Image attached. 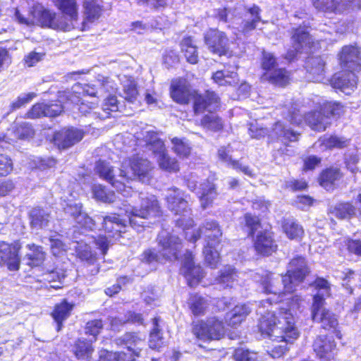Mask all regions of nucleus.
I'll return each instance as SVG.
<instances>
[{"instance_id": "nucleus-1", "label": "nucleus", "mask_w": 361, "mask_h": 361, "mask_svg": "<svg viewBox=\"0 0 361 361\" xmlns=\"http://www.w3.org/2000/svg\"><path fill=\"white\" fill-rule=\"evenodd\" d=\"M303 300L300 296L294 295L290 302L289 309L280 307L278 312H267L260 317L258 328L262 335L274 340L292 343L299 335L295 326L293 312L299 310Z\"/></svg>"}, {"instance_id": "nucleus-2", "label": "nucleus", "mask_w": 361, "mask_h": 361, "mask_svg": "<svg viewBox=\"0 0 361 361\" xmlns=\"http://www.w3.org/2000/svg\"><path fill=\"white\" fill-rule=\"evenodd\" d=\"M140 204L125 209L130 226L141 231L146 227L147 220L161 215V209L156 197L153 195L140 194Z\"/></svg>"}, {"instance_id": "nucleus-3", "label": "nucleus", "mask_w": 361, "mask_h": 361, "mask_svg": "<svg viewBox=\"0 0 361 361\" xmlns=\"http://www.w3.org/2000/svg\"><path fill=\"white\" fill-rule=\"evenodd\" d=\"M244 220L249 235H253L257 232L254 240L256 251L264 255H269L275 252L277 245L270 233L260 231L262 226L259 218L247 213L245 214Z\"/></svg>"}, {"instance_id": "nucleus-4", "label": "nucleus", "mask_w": 361, "mask_h": 361, "mask_svg": "<svg viewBox=\"0 0 361 361\" xmlns=\"http://www.w3.org/2000/svg\"><path fill=\"white\" fill-rule=\"evenodd\" d=\"M286 269V274L283 275L285 288L288 293H293L310 274V268L303 257L296 256L290 259Z\"/></svg>"}, {"instance_id": "nucleus-5", "label": "nucleus", "mask_w": 361, "mask_h": 361, "mask_svg": "<svg viewBox=\"0 0 361 361\" xmlns=\"http://www.w3.org/2000/svg\"><path fill=\"white\" fill-rule=\"evenodd\" d=\"M151 169V163L147 159L135 157L123 161L119 170V177L124 180L125 183L136 178L145 182L149 180L148 176Z\"/></svg>"}, {"instance_id": "nucleus-6", "label": "nucleus", "mask_w": 361, "mask_h": 361, "mask_svg": "<svg viewBox=\"0 0 361 361\" xmlns=\"http://www.w3.org/2000/svg\"><path fill=\"white\" fill-rule=\"evenodd\" d=\"M100 219V217H98ZM102 228L109 234V236H99L95 240V244L102 253L105 255L109 249L110 240L109 238L120 237L121 233L126 227L127 221L121 219L120 214H111L106 216H102Z\"/></svg>"}, {"instance_id": "nucleus-7", "label": "nucleus", "mask_w": 361, "mask_h": 361, "mask_svg": "<svg viewBox=\"0 0 361 361\" xmlns=\"http://www.w3.org/2000/svg\"><path fill=\"white\" fill-rule=\"evenodd\" d=\"M197 338L204 341L219 340L225 334L224 323L216 317L201 320L192 329Z\"/></svg>"}, {"instance_id": "nucleus-8", "label": "nucleus", "mask_w": 361, "mask_h": 361, "mask_svg": "<svg viewBox=\"0 0 361 361\" xmlns=\"http://www.w3.org/2000/svg\"><path fill=\"white\" fill-rule=\"evenodd\" d=\"M157 240L158 252L163 259L173 262L178 259L182 243L178 236L163 231L158 235Z\"/></svg>"}, {"instance_id": "nucleus-9", "label": "nucleus", "mask_w": 361, "mask_h": 361, "mask_svg": "<svg viewBox=\"0 0 361 361\" xmlns=\"http://www.w3.org/2000/svg\"><path fill=\"white\" fill-rule=\"evenodd\" d=\"M204 42L208 50L219 56L230 51V40L227 35L218 29L210 28L204 34Z\"/></svg>"}, {"instance_id": "nucleus-10", "label": "nucleus", "mask_w": 361, "mask_h": 361, "mask_svg": "<svg viewBox=\"0 0 361 361\" xmlns=\"http://www.w3.org/2000/svg\"><path fill=\"white\" fill-rule=\"evenodd\" d=\"M324 299L322 296H314L312 305V319L322 324L325 329H335L338 325L336 315L328 310L324 308Z\"/></svg>"}, {"instance_id": "nucleus-11", "label": "nucleus", "mask_w": 361, "mask_h": 361, "mask_svg": "<svg viewBox=\"0 0 361 361\" xmlns=\"http://www.w3.org/2000/svg\"><path fill=\"white\" fill-rule=\"evenodd\" d=\"M20 248L21 245L18 242L11 244L0 242V263L6 264L11 271L18 270L20 267V258L18 252Z\"/></svg>"}, {"instance_id": "nucleus-12", "label": "nucleus", "mask_w": 361, "mask_h": 361, "mask_svg": "<svg viewBox=\"0 0 361 361\" xmlns=\"http://www.w3.org/2000/svg\"><path fill=\"white\" fill-rule=\"evenodd\" d=\"M341 64L351 71H361V51L355 46L348 45L339 54Z\"/></svg>"}, {"instance_id": "nucleus-13", "label": "nucleus", "mask_w": 361, "mask_h": 361, "mask_svg": "<svg viewBox=\"0 0 361 361\" xmlns=\"http://www.w3.org/2000/svg\"><path fill=\"white\" fill-rule=\"evenodd\" d=\"M94 171L102 179L109 183L118 191H125L124 180H122L119 175L116 176L114 167L109 162L99 160L95 164Z\"/></svg>"}, {"instance_id": "nucleus-14", "label": "nucleus", "mask_w": 361, "mask_h": 361, "mask_svg": "<svg viewBox=\"0 0 361 361\" xmlns=\"http://www.w3.org/2000/svg\"><path fill=\"white\" fill-rule=\"evenodd\" d=\"M313 349L320 361H329L337 353L334 341L327 336H318L314 343Z\"/></svg>"}, {"instance_id": "nucleus-15", "label": "nucleus", "mask_w": 361, "mask_h": 361, "mask_svg": "<svg viewBox=\"0 0 361 361\" xmlns=\"http://www.w3.org/2000/svg\"><path fill=\"white\" fill-rule=\"evenodd\" d=\"M170 90L173 100L180 104H188L195 93L187 80L182 78L173 80Z\"/></svg>"}, {"instance_id": "nucleus-16", "label": "nucleus", "mask_w": 361, "mask_h": 361, "mask_svg": "<svg viewBox=\"0 0 361 361\" xmlns=\"http://www.w3.org/2000/svg\"><path fill=\"white\" fill-rule=\"evenodd\" d=\"M84 136V132L80 129L65 128L54 135L55 144L59 149H67L79 142Z\"/></svg>"}, {"instance_id": "nucleus-17", "label": "nucleus", "mask_w": 361, "mask_h": 361, "mask_svg": "<svg viewBox=\"0 0 361 361\" xmlns=\"http://www.w3.org/2000/svg\"><path fill=\"white\" fill-rule=\"evenodd\" d=\"M263 291L266 293L281 295L283 293H288L285 288L283 275L276 276L271 272L264 273L260 279Z\"/></svg>"}, {"instance_id": "nucleus-18", "label": "nucleus", "mask_w": 361, "mask_h": 361, "mask_svg": "<svg viewBox=\"0 0 361 361\" xmlns=\"http://www.w3.org/2000/svg\"><path fill=\"white\" fill-rule=\"evenodd\" d=\"M357 84V76L353 71L345 70L334 74L331 80L334 88L349 94Z\"/></svg>"}, {"instance_id": "nucleus-19", "label": "nucleus", "mask_w": 361, "mask_h": 361, "mask_svg": "<svg viewBox=\"0 0 361 361\" xmlns=\"http://www.w3.org/2000/svg\"><path fill=\"white\" fill-rule=\"evenodd\" d=\"M168 207L175 214L185 213L187 210H191L188 202L184 197V193L178 188H173L167 190L165 195Z\"/></svg>"}, {"instance_id": "nucleus-20", "label": "nucleus", "mask_w": 361, "mask_h": 361, "mask_svg": "<svg viewBox=\"0 0 361 361\" xmlns=\"http://www.w3.org/2000/svg\"><path fill=\"white\" fill-rule=\"evenodd\" d=\"M115 343L118 345H125L135 357L141 356V353L145 346V338H141L135 333H126L115 339Z\"/></svg>"}, {"instance_id": "nucleus-21", "label": "nucleus", "mask_w": 361, "mask_h": 361, "mask_svg": "<svg viewBox=\"0 0 361 361\" xmlns=\"http://www.w3.org/2000/svg\"><path fill=\"white\" fill-rule=\"evenodd\" d=\"M183 271L188 281V285L191 287L197 285L203 277L202 268L195 264L192 260V253L190 252H187L185 254Z\"/></svg>"}, {"instance_id": "nucleus-22", "label": "nucleus", "mask_w": 361, "mask_h": 361, "mask_svg": "<svg viewBox=\"0 0 361 361\" xmlns=\"http://www.w3.org/2000/svg\"><path fill=\"white\" fill-rule=\"evenodd\" d=\"M192 99L194 101L193 109L196 114H202L206 109L209 111L214 109L219 100V97L214 92L209 91H207L204 95L194 93Z\"/></svg>"}, {"instance_id": "nucleus-23", "label": "nucleus", "mask_w": 361, "mask_h": 361, "mask_svg": "<svg viewBox=\"0 0 361 361\" xmlns=\"http://www.w3.org/2000/svg\"><path fill=\"white\" fill-rule=\"evenodd\" d=\"M201 235H204L208 240V242L219 243L222 236V232L219 224L216 221L206 220L199 228L197 234H194L190 240L195 242Z\"/></svg>"}, {"instance_id": "nucleus-24", "label": "nucleus", "mask_w": 361, "mask_h": 361, "mask_svg": "<svg viewBox=\"0 0 361 361\" xmlns=\"http://www.w3.org/2000/svg\"><path fill=\"white\" fill-rule=\"evenodd\" d=\"M325 62L321 56L308 57L305 61V68L310 78L316 82L324 79Z\"/></svg>"}, {"instance_id": "nucleus-25", "label": "nucleus", "mask_w": 361, "mask_h": 361, "mask_svg": "<svg viewBox=\"0 0 361 361\" xmlns=\"http://www.w3.org/2000/svg\"><path fill=\"white\" fill-rule=\"evenodd\" d=\"M260 12L261 9L255 5L247 8V14L245 16V18L242 23L240 31L244 35H247L250 32L254 30L256 28L257 23L262 20Z\"/></svg>"}, {"instance_id": "nucleus-26", "label": "nucleus", "mask_w": 361, "mask_h": 361, "mask_svg": "<svg viewBox=\"0 0 361 361\" xmlns=\"http://www.w3.org/2000/svg\"><path fill=\"white\" fill-rule=\"evenodd\" d=\"M342 178L340 169L329 168L323 171L319 177V183L326 190H334Z\"/></svg>"}, {"instance_id": "nucleus-27", "label": "nucleus", "mask_w": 361, "mask_h": 361, "mask_svg": "<svg viewBox=\"0 0 361 361\" xmlns=\"http://www.w3.org/2000/svg\"><path fill=\"white\" fill-rule=\"evenodd\" d=\"M230 152L231 150L229 147H221L218 150V157L221 161L226 163L233 169L235 170H240L245 175H247L250 177L253 176L252 171L249 168V166H243L239 162V161L233 159L230 155Z\"/></svg>"}, {"instance_id": "nucleus-28", "label": "nucleus", "mask_w": 361, "mask_h": 361, "mask_svg": "<svg viewBox=\"0 0 361 361\" xmlns=\"http://www.w3.org/2000/svg\"><path fill=\"white\" fill-rule=\"evenodd\" d=\"M262 82H269V83L285 86L289 80L287 71L284 68H274L271 71L264 72L261 78Z\"/></svg>"}, {"instance_id": "nucleus-29", "label": "nucleus", "mask_w": 361, "mask_h": 361, "mask_svg": "<svg viewBox=\"0 0 361 361\" xmlns=\"http://www.w3.org/2000/svg\"><path fill=\"white\" fill-rule=\"evenodd\" d=\"M304 118L312 130L317 131L325 130L331 124V122L328 121V116H323L321 111L309 112Z\"/></svg>"}, {"instance_id": "nucleus-30", "label": "nucleus", "mask_w": 361, "mask_h": 361, "mask_svg": "<svg viewBox=\"0 0 361 361\" xmlns=\"http://www.w3.org/2000/svg\"><path fill=\"white\" fill-rule=\"evenodd\" d=\"M73 306V304L68 303L66 300H63L61 303L56 305L51 314L56 322L58 331L61 329L63 322L70 316Z\"/></svg>"}, {"instance_id": "nucleus-31", "label": "nucleus", "mask_w": 361, "mask_h": 361, "mask_svg": "<svg viewBox=\"0 0 361 361\" xmlns=\"http://www.w3.org/2000/svg\"><path fill=\"white\" fill-rule=\"evenodd\" d=\"M250 313V309L245 304L238 305L226 314V322L232 327L239 325Z\"/></svg>"}, {"instance_id": "nucleus-32", "label": "nucleus", "mask_w": 361, "mask_h": 361, "mask_svg": "<svg viewBox=\"0 0 361 361\" xmlns=\"http://www.w3.org/2000/svg\"><path fill=\"white\" fill-rule=\"evenodd\" d=\"M181 51L191 64L198 62L197 47L191 37H184L180 42Z\"/></svg>"}, {"instance_id": "nucleus-33", "label": "nucleus", "mask_w": 361, "mask_h": 361, "mask_svg": "<svg viewBox=\"0 0 361 361\" xmlns=\"http://www.w3.org/2000/svg\"><path fill=\"white\" fill-rule=\"evenodd\" d=\"M201 190L200 201L202 207L206 209L212 204L218 194L215 185L209 180L201 184Z\"/></svg>"}, {"instance_id": "nucleus-34", "label": "nucleus", "mask_w": 361, "mask_h": 361, "mask_svg": "<svg viewBox=\"0 0 361 361\" xmlns=\"http://www.w3.org/2000/svg\"><path fill=\"white\" fill-rule=\"evenodd\" d=\"M159 322V317H154L152 320V329L149 336V346L152 349H159L164 344L163 333Z\"/></svg>"}, {"instance_id": "nucleus-35", "label": "nucleus", "mask_w": 361, "mask_h": 361, "mask_svg": "<svg viewBox=\"0 0 361 361\" xmlns=\"http://www.w3.org/2000/svg\"><path fill=\"white\" fill-rule=\"evenodd\" d=\"M147 147L156 157L157 159L166 152L165 145L154 132H147L145 137Z\"/></svg>"}, {"instance_id": "nucleus-36", "label": "nucleus", "mask_w": 361, "mask_h": 361, "mask_svg": "<svg viewBox=\"0 0 361 361\" xmlns=\"http://www.w3.org/2000/svg\"><path fill=\"white\" fill-rule=\"evenodd\" d=\"M34 16L35 24L42 26L52 28V24L54 23L56 14L51 11L43 9L42 8H36L32 11Z\"/></svg>"}, {"instance_id": "nucleus-37", "label": "nucleus", "mask_w": 361, "mask_h": 361, "mask_svg": "<svg viewBox=\"0 0 361 361\" xmlns=\"http://www.w3.org/2000/svg\"><path fill=\"white\" fill-rule=\"evenodd\" d=\"M30 224L35 229L43 228L48 226L49 222V214L40 208L33 209L30 214Z\"/></svg>"}, {"instance_id": "nucleus-38", "label": "nucleus", "mask_w": 361, "mask_h": 361, "mask_svg": "<svg viewBox=\"0 0 361 361\" xmlns=\"http://www.w3.org/2000/svg\"><path fill=\"white\" fill-rule=\"evenodd\" d=\"M27 247L30 248V252L25 255L24 260L27 261L26 263L29 266H40L45 259V252L42 247L34 244L32 245H27Z\"/></svg>"}, {"instance_id": "nucleus-39", "label": "nucleus", "mask_w": 361, "mask_h": 361, "mask_svg": "<svg viewBox=\"0 0 361 361\" xmlns=\"http://www.w3.org/2000/svg\"><path fill=\"white\" fill-rule=\"evenodd\" d=\"M238 275L235 269L230 266L224 267L221 271L220 275L216 278V281L226 287H233L238 283Z\"/></svg>"}, {"instance_id": "nucleus-40", "label": "nucleus", "mask_w": 361, "mask_h": 361, "mask_svg": "<svg viewBox=\"0 0 361 361\" xmlns=\"http://www.w3.org/2000/svg\"><path fill=\"white\" fill-rule=\"evenodd\" d=\"M273 133L283 141L295 142L300 134L286 128L282 123L276 122L272 128Z\"/></svg>"}, {"instance_id": "nucleus-41", "label": "nucleus", "mask_w": 361, "mask_h": 361, "mask_svg": "<svg viewBox=\"0 0 361 361\" xmlns=\"http://www.w3.org/2000/svg\"><path fill=\"white\" fill-rule=\"evenodd\" d=\"M188 305L192 314L198 316L205 313L209 303L204 297L195 294L190 297Z\"/></svg>"}, {"instance_id": "nucleus-42", "label": "nucleus", "mask_w": 361, "mask_h": 361, "mask_svg": "<svg viewBox=\"0 0 361 361\" xmlns=\"http://www.w3.org/2000/svg\"><path fill=\"white\" fill-rule=\"evenodd\" d=\"M78 25V19H73L71 16L66 14L56 16L54 23L52 24V29L63 31H70L75 29Z\"/></svg>"}, {"instance_id": "nucleus-43", "label": "nucleus", "mask_w": 361, "mask_h": 361, "mask_svg": "<svg viewBox=\"0 0 361 361\" xmlns=\"http://www.w3.org/2000/svg\"><path fill=\"white\" fill-rule=\"evenodd\" d=\"M55 5L63 14L78 19V6L75 0H54Z\"/></svg>"}, {"instance_id": "nucleus-44", "label": "nucleus", "mask_w": 361, "mask_h": 361, "mask_svg": "<svg viewBox=\"0 0 361 361\" xmlns=\"http://www.w3.org/2000/svg\"><path fill=\"white\" fill-rule=\"evenodd\" d=\"M283 229L290 239H299L304 233L302 226L293 219H285L283 224Z\"/></svg>"}, {"instance_id": "nucleus-45", "label": "nucleus", "mask_w": 361, "mask_h": 361, "mask_svg": "<svg viewBox=\"0 0 361 361\" xmlns=\"http://www.w3.org/2000/svg\"><path fill=\"white\" fill-rule=\"evenodd\" d=\"M173 151L180 157L186 158L191 153V147L185 139L173 137L171 139Z\"/></svg>"}, {"instance_id": "nucleus-46", "label": "nucleus", "mask_w": 361, "mask_h": 361, "mask_svg": "<svg viewBox=\"0 0 361 361\" xmlns=\"http://www.w3.org/2000/svg\"><path fill=\"white\" fill-rule=\"evenodd\" d=\"M293 44L295 45V49H303L311 42L312 39L307 32L302 29H297L292 37Z\"/></svg>"}, {"instance_id": "nucleus-47", "label": "nucleus", "mask_w": 361, "mask_h": 361, "mask_svg": "<svg viewBox=\"0 0 361 361\" xmlns=\"http://www.w3.org/2000/svg\"><path fill=\"white\" fill-rule=\"evenodd\" d=\"M219 243L208 242L207 246L204 247L203 253L206 263L211 267L215 268L219 262V254L214 248L216 244Z\"/></svg>"}, {"instance_id": "nucleus-48", "label": "nucleus", "mask_w": 361, "mask_h": 361, "mask_svg": "<svg viewBox=\"0 0 361 361\" xmlns=\"http://www.w3.org/2000/svg\"><path fill=\"white\" fill-rule=\"evenodd\" d=\"M92 192L95 199L103 202L111 203L116 200L115 193L107 192L105 187L102 185H94L92 187Z\"/></svg>"}, {"instance_id": "nucleus-49", "label": "nucleus", "mask_w": 361, "mask_h": 361, "mask_svg": "<svg viewBox=\"0 0 361 361\" xmlns=\"http://www.w3.org/2000/svg\"><path fill=\"white\" fill-rule=\"evenodd\" d=\"M201 123L204 128L214 131H218L223 128L221 119L211 111L202 118Z\"/></svg>"}, {"instance_id": "nucleus-50", "label": "nucleus", "mask_w": 361, "mask_h": 361, "mask_svg": "<svg viewBox=\"0 0 361 361\" xmlns=\"http://www.w3.org/2000/svg\"><path fill=\"white\" fill-rule=\"evenodd\" d=\"M75 355L78 359L89 360L93 348L90 341L78 340L75 345Z\"/></svg>"}, {"instance_id": "nucleus-51", "label": "nucleus", "mask_w": 361, "mask_h": 361, "mask_svg": "<svg viewBox=\"0 0 361 361\" xmlns=\"http://www.w3.org/2000/svg\"><path fill=\"white\" fill-rule=\"evenodd\" d=\"M121 111L118 106V100L116 96H109L103 104L102 113H98L101 119L108 118L111 112Z\"/></svg>"}, {"instance_id": "nucleus-52", "label": "nucleus", "mask_w": 361, "mask_h": 361, "mask_svg": "<svg viewBox=\"0 0 361 361\" xmlns=\"http://www.w3.org/2000/svg\"><path fill=\"white\" fill-rule=\"evenodd\" d=\"M159 167L169 172H176L179 170V165L175 158L171 157L167 152L161 155L157 159Z\"/></svg>"}, {"instance_id": "nucleus-53", "label": "nucleus", "mask_w": 361, "mask_h": 361, "mask_svg": "<svg viewBox=\"0 0 361 361\" xmlns=\"http://www.w3.org/2000/svg\"><path fill=\"white\" fill-rule=\"evenodd\" d=\"M13 134L16 139L28 140L33 137L35 130L30 123H22L15 126Z\"/></svg>"}, {"instance_id": "nucleus-54", "label": "nucleus", "mask_w": 361, "mask_h": 361, "mask_svg": "<svg viewBox=\"0 0 361 361\" xmlns=\"http://www.w3.org/2000/svg\"><path fill=\"white\" fill-rule=\"evenodd\" d=\"M320 141L321 145L327 149H331L334 147L343 148L347 147L348 145V140L344 137H339L333 135L329 137L324 136L320 139Z\"/></svg>"}, {"instance_id": "nucleus-55", "label": "nucleus", "mask_w": 361, "mask_h": 361, "mask_svg": "<svg viewBox=\"0 0 361 361\" xmlns=\"http://www.w3.org/2000/svg\"><path fill=\"white\" fill-rule=\"evenodd\" d=\"M343 111V106L338 102H326L321 109L323 116H328V121H330V117L332 116H339Z\"/></svg>"}, {"instance_id": "nucleus-56", "label": "nucleus", "mask_w": 361, "mask_h": 361, "mask_svg": "<svg viewBox=\"0 0 361 361\" xmlns=\"http://www.w3.org/2000/svg\"><path fill=\"white\" fill-rule=\"evenodd\" d=\"M334 214L340 219L350 218L355 214V208L350 203H340L335 207Z\"/></svg>"}, {"instance_id": "nucleus-57", "label": "nucleus", "mask_w": 361, "mask_h": 361, "mask_svg": "<svg viewBox=\"0 0 361 361\" xmlns=\"http://www.w3.org/2000/svg\"><path fill=\"white\" fill-rule=\"evenodd\" d=\"M176 219H175L176 226L182 228L183 230L188 229L193 226L194 221L191 210H187L185 213L176 214Z\"/></svg>"}, {"instance_id": "nucleus-58", "label": "nucleus", "mask_w": 361, "mask_h": 361, "mask_svg": "<svg viewBox=\"0 0 361 361\" xmlns=\"http://www.w3.org/2000/svg\"><path fill=\"white\" fill-rule=\"evenodd\" d=\"M138 92L136 85L130 82L123 85L121 96L129 103L134 104L137 101Z\"/></svg>"}, {"instance_id": "nucleus-59", "label": "nucleus", "mask_w": 361, "mask_h": 361, "mask_svg": "<svg viewBox=\"0 0 361 361\" xmlns=\"http://www.w3.org/2000/svg\"><path fill=\"white\" fill-rule=\"evenodd\" d=\"M85 18L93 22L100 16L101 9L98 5L94 2H85L84 4Z\"/></svg>"}, {"instance_id": "nucleus-60", "label": "nucleus", "mask_w": 361, "mask_h": 361, "mask_svg": "<svg viewBox=\"0 0 361 361\" xmlns=\"http://www.w3.org/2000/svg\"><path fill=\"white\" fill-rule=\"evenodd\" d=\"M76 252L78 257L83 261L92 263L95 259V255L92 253L90 246L87 244H78Z\"/></svg>"}, {"instance_id": "nucleus-61", "label": "nucleus", "mask_w": 361, "mask_h": 361, "mask_svg": "<svg viewBox=\"0 0 361 361\" xmlns=\"http://www.w3.org/2000/svg\"><path fill=\"white\" fill-rule=\"evenodd\" d=\"M233 356L235 361H259L256 353L242 348L235 349Z\"/></svg>"}, {"instance_id": "nucleus-62", "label": "nucleus", "mask_w": 361, "mask_h": 361, "mask_svg": "<svg viewBox=\"0 0 361 361\" xmlns=\"http://www.w3.org/2000/svg\"><path fill=\"white\" fill-rule=\"evenodd\" d=\"M315 289L318 290V293L314 296H322L325 300V297L330 295V285L329 282L323 278H317L313 283Z\"/></svg>"}, {"instance_id": "nucleus-63", "label": "nucleus", "mask_w": 361, "mask_h": 361, "mask_svg": "<svg viewBox=\"0 0 361 361\" xmlns=\"http://www.w3.org/2000/svg\"><path fill=\"white\" fill-rule=\"evenodd\" d=\"M286 118L293 124L299 125L302 123L303 116L300 114L298 104H293L288 109Z\"/></svg>"}, {"instance_id": "nucleus-64", "label": "nucleus", "mask_w": 361, "mask_h": 361, "mask_svg": "<svg viewBox=\"0 0 361 361\" xmlns=\"http://www.w3.org/2000/svg\"><path fill=\"white\" fill-rule=\"evenodd\" d=\"M103 329V322L101 319H94L87 323L85 333L95 338Z\"/></svg>"}]
</instances>
